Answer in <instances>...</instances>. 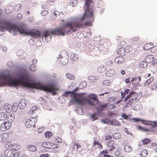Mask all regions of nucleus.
I'll return each mask as SVG.
<instances>
[{"instance_id":"14","label":"nucleus","mask_w":157,"mask_h":157,"mask_svg":"<svg viewBox=\"0 0 157 157\" xmlns=\"http://www.w3.org/2000/svg\"><path fill=\"white\" fill-rule=\"evenodd\" d=\"M12 124L9 122L4 121L0 126V129L2 131H4L9 129L11 127Z\"/></svg>"},{"instance_id":"26","label":"nucleus","mask_w":157,"mask_h":157,"mask_svg":"<svg viewBox=\"0 0 157 157\" xmlns=\"http://www.w3.org/2000/svg\"><path fill=\"white\" fill-rule=\"evenodd\" d=\"M153 44L151 43L147 44L144 45V49L146 50H148L153 46Z\"/></svg>"},{"instance_id":"12","label":"nucleus","mask_w":157,"mask_h":157,"mask_svg":"<svg viewBox=\"0 0 157 157\" xmlns=\"http://www.w3.org/2000/svg\"><path fill=\"white\" fill-rule=\"evenodd\" d=\"M42 146L43 147L48 149L58 148L59 147V144L49 142H44Z\"/></svg>"},{"instance_id":"58","label":"nucleus","mask_w":157,"mask_h":157,"mask_svg":"<svg viewBox=\"0 0 157 157\" xmlns=\"http://www.w3.org/2000/svg\"><path fill=\"white\" fill-rule=\"evenodd\" d=\"M157 46L155 47H152L151 48V51L153 52H155L157 51Z\"/></svg>"},{"instance_id":"31","label":"nucleus","mask_w":157,"mask_h":157,"mask_svg":"<svg viewBox=\"0 0 157 157\" xmlns=\"http://www.w3.org/2000/svg\"><path fill=\"white\" fill-rule=\"evenodd\" d=\"M98 70L100 73L104 72L106 70V67L105 66H100L98 68Z\"/></svg>"},{"instance_id":"11","label":"nucleus","mask_w":157,"mask_h":157,"mask_svg":"<svg viewBox=\"0 0 157 157\" xmlns=\"http://www.w3.org/2000/svg\"><path fill=\"white\" fill-rule=\"evenodd\" d=\"M131 98L133 101H138L140 98V94L132 91L130 92L129 94L125 98L124 101Z\"/></svg>"},{"instance_id":"55","label":"nucleus","mask_w":157,"mask_h":157,"mask_svg":"<svg viewBox=\"0 0 157 157\" xmlns=\"http://www.w3.org/2000/svg\"><path fill=\"white\" fill-rule=\"evenodd\" d=\"M151 89L152 90H155L157 89V83L153 84L151 86Z\"/></svg>"},{"instance_id":"16","label":"nucleus","mask_w":157,"mask_h":157,"mask_svg":"<svg viewBox=\"0 0 157 157\" xmlns=\"http://www.w3.org/2000/svg\"><path fill=\"white\" fill-rule=\"evenodd\" d=\"M115 144L114 140H110L108 141L107 143V146L109 147H111L108 150L109 151H112L115 149V147L114 146Z\"/></svg>"},{"instance_id":"22","label":"nucleus","mask_w":157,"mask_h":157,"mask_svg":"<svg viewBox=\"0 0 157 157\" xmlns=\"http://www.w3.org/2000/svg\"><path fill=\"white\" fill-rule=\"evenodd\" d=\"M134 110L136 111H139L142 109L141 103L140 102H137L133 108Z\"/></svg>"},{"instance_id":"43","label":"nucleus","mask_w":157,"mask_h":157,"mask_svg":"<svg viewBox=\"0 0 157 157\" xmlns=\"http://www.w3.org/2000/svg\"><path fill=\"white\" fill-rule=\"evenodd\" d=\"M78 3V2L77 0H71L70 4L71 6H75L77 5Z\"/></svg>"},{"instance_id":"32","label":"nucleus","mask_w":157,"mask_h":157,"mask_svg":"<svg viewBox=\"0 0 157 157\" xmlns=\"http://www.w3.org/2000/svg\"><path fill=\"white\" fill-rule=\"evenodd\" d=\"M111 124L115 126H119L121 124V123L118 121L115 120H113L111 121Z\"/></svg>"},{"instance_id":"37","label":"nucleus","mask_w":157,"mask_h":157,"mask_svg":"<svg viewBox=\"0 0 157 157\" xmlns=\"http://www.w3.org/2000/svg\"><path fill=\"white\" fill-rule=\"evenodd\" d=\"M66 75L67 78L70 80H74L75 78V76L69 73H66Z\"/></svg>"},{"instance_id":"51","label":"nucleus","mask_w":157,"mask_h":157,"mask_svg":"<svg viewBox=\"0 0 157 157\" xmlns=\"http://www.w3.org/2000/svg\"><path fill=\"white\" fill-rule=\"evenodd\" d=\"M21 8V5L20 4H17L14 7V10L16 11H18L20 10Z\"/></svg>"},{"instance_id":"64","label":"nucleus","mask_w":157,"mask_h":157,"mask_svg":"<svg viewBox=\"0 0 157 157\" xmlns=\"http://www.w3.org/2000/svg\"><path fill=\"white\" fill-rule=\"evenodd\" d=\"M49 34V31H46L44 32V36L45 37H47Z\"/></svg>"},{"instance_id":"10","label":"nucleus","mask_w":157,"mask_h":157,"mask_svg":"<svg viewBox=\"0 0 157 157\" xmlns=\"http://www.w3.org/2000/svg\"><path fill=\"white\" fill-rule=\"evenodd\" d=\"M88 101L89 104L92 106L97 104L99 102V100L96 95L90 94L88 96Z\"/></svg>"},{"instance_id":"50","label":"nucleus","mask_w":157,"mask_h":157,"mask_svg":"<svg viewBox=\"0 0 157 157\" xmlns=\"http://www.w3.org/2000/svg\"><path fill=\"white\" fill-rule=\"evenodd\" d=\"M30 70L32 71H35L36 70V66L35 65L33 64L31 65L29 67Z\"/></svg>"},{"instance_id":"41","label":"nucleus","mask_w":157,"mask_h":157,"mask_svg":"<svg viewBox=\"0 0 157 157\" xmlns=\"http://www.w3.org/2000/svg\"><path fill=\"white\" fill-rule=\"evenodd\" d=\"M136 127L139 130L144 131V132H148L149 131V129L144 128L141 126H137Z\"/></svg>"},{"instance_id":"5","label":"nucleus","mask_w":157,"mask_h":157,"mask_svg":"<svg viewBox=\"0 0 157 157\" xmlns=\"http://www.w3.org/2000/svg\"><path fill=\"white\" fill-rule=\"evenodd\" d=\"M17 26L9 22L4 21L0 22V35L4 34V30H8L10 32L11 31H17Z\"/></svg>"},{"instance_id":"17","label":"nucleus","mask_w":157,"mask_h":157,"mask_svg":"<svg viewBox=\"0 0 157 157\" xmlns=\"http://www.w3.org/2000/svg\"><path fill=\"white\" fill-rule=\"evenodd\" d=\"M26 101L25 99H22L20 100L18 104V106L21 109H24L26 105Z\"/></svg>"},{"instance_id":"53","label":"nucleus","mask_w":157,"mask_h":157,"mask_svg":"<svg viewBox=\"0 0 157 157\" xmlns=\"http://www.w3.org/2000/svg\"><path fill=\"white\" fill-rule=\"evenodd\" d=\"M90 119H92V121H94L98 119V118L96 116L95 114H92L90 117Z\"/></svg>"},{"instance_id":"60","label":"nucleus","mask_w":157,"mask_h":157,"mask_svg":"<svg viewBox=\"0 0 157 157\" xmlns=\"http://www.w3.org/2000/svg\"><path fill=\"white\" fill-rule=\"evenodd\" d=\"M130 120H132V121L135 122H138L139 121H141V120L138 118H132V119H130Z\"/></svg>"},{"instance_id":"23","label":"nucleus","mask_w":157,"mask_h":157,"mask_svg":"<svg viewBox=\"0 0 157 157\" xmlns=\"http://www.w3.org/2000/svg\"><path fill=\"white\" fill-rule=\"evenodd\" d=\"M154 59V56L151 55H148L145 58V61L148 63H150L152 62Z\"/></svg>"},{"instance_id":"6","label":"nucleus","mask_w":157,"mask_h":157,"mask_svg":"<svg viewBox=\"0 0 157 157\" xmlns=\"http://www.w3.org/2000/svg\"><path fill=\"white\" fill-rule=\"evenodd\" d=\"M85 1L87 10H85L84 15L80 19V21L83 20L85 18H91L93 20V11L91 10V4L93 3L92 0H85Z\"/></svg>"},{"instance_id":"9","label":"nucleus","mask_w":157,"mask_h":157,"mask_svg":"<svg viewBox=\"0 0 157 157\" xmlns=\"http://www.w3.org/2000/svg\"><path fill=\"white\" fill-rule=\"evenodd\" d=\"M10 77V73L7 70H5L0 73V86L3 85V81L7 82V80Z\"/></svg>"},{"instance_id":"36","label":"nucleus","mask_w":157,"mask_h":157,"mask_svg":"<svg viewBox=\"0 0 157 157\" xmlns=\"http://www.w3.org/2000/svg\"><path fill=\"white\" fill-rule=\"evenodd\" d=\"M44 136L46 138L49 139L52 136V134L51 132L48 131L45 132Z\"/></svg>"},{"instance_id":"46","label":"nucleus","mask_w":157,"mask_h":157,"mask_svg":"<svg viewBox=\"0 0 157 157\" xmlns=\"http://www.w3.org/2000/svg\"><path fill=\"white\" fill-rule=\"evenodd\" d=\"M94 146L97 145L98 146L99 148H102V146L101 144L98 141H97L95 140H94Z\"/></svg>"},{"instance_id":"13","label":"nucleus","mask_w":157,"mask_h":157,"mask_svg":"<svg viewBox=\"0 0 157 157\" xmlns=\"http://www.w3.org/2000/svg\"><path fill=\"white\" fill-rule=\"evenodd\" d=\"M37 121L36 118L31 117L27 120L25 123V126L28 128H30L32 126L35 127L36 126L35 124L37 122Z\"/></svg>"},{"instance_id":"25","label":"nucleus","mask_w":157,"mask_h":157,"mask_svg":"<svg viewBox=\"0 0 157 157\" xmlns=\"http://www.w3.org/2000/svg\"><path fill=\"white\" fill-rule=\"evenodd\" d=\"M4 107L6 112L9 113L11 111L12 106L8 104H6Z\"/></svg>"},{"instance_id":"54","label":"nucleus","mask_w":157,"mask_h":157,"mask_svg":"<svg viewBox=\"0 0 157 157\" xmlns=\"http://www.w3.org/2000/svg\"><path fill=\"white\" fill-rule=\"evenodd\" d=\"M141 121L142 122V124L146 125H148L149 124H151V121H147L144 120H141Z\"/></svg>"},{"instance_id":"2","label":"nucleus","mask_w":157,"mask_h":157,"mask_svg":"<svg viewBox=\"0 0 157 157\" xmlns=\"http://www.w3.org/2000/svg\"><path fill=\"white\" fill-rule=\"evenodd\" d=\"M91 25L92 22L90 21H87L83 23L75 21L68 22L64 24L62 28H57L53 30L51 33L54 34L64 36L65 33H67L71 31L75 32L78 29L82 28Z\"/></svg>"},{"instance_id":"3","label":"nucleus","mask_w":157,"mask_h":157,"mask_svg":"<svg viewBox=\"0 0 157 157\" xmlns=\"http://www.w3.org/2000/svg\"><path fill=\"white\" fill-rule=\"evenodd\" d=\"M69 95L71 98L70 103L77 104L80 105H82L84 104L86 100L85 98L80 94L74 93L73 91H66L63 96L67 97L69 96Z\"/></svg>"},{"instance_id":"4","label":"nucleus","mask_w":157,"mask_h":157,"mask_svg":"<svg viewBox=\"0 0 157 157\" xmlns=\"http://www.w3.org/2000/svg\"><path fill=\"white\" fill-rule=\"evenodd\" d=\"M26 28V25L25 24H21L20 26H17V31L21 34L29 35L35 38L39 37L40 36V33L38 30L35 29L27 31Z\"/></svg>"},{"instance_id":"40","label":"nucleus","mask_w":157,"mask_h":157,"mask_svg":"<svg viewBox=\"0 0 157 157\" xmlns=\"http://www.w3.org/2000/svg\"><path fill=\"white\" fill-rule=\"evenodd\" d=\"M134 101L132 99L130 98V99L128 101L126 104L125 106L126 107H128L130 106L133 102Z\"/></svg>"},{"instance_id":"35","label":"nucleus","mask_w":157,"mask_h":157,"mask_svg":"<svg viewBox=\"0 0 157 157\" xmlns=\"http://www.w3.org/2000/svg\"><path fill=\"white\" fill-rule=\"evenodd\" d=\"M109 104V103H107L103 105H101L99 106V108L101 110H102L104 109L108 108Z\"/></svg>"},{"instance_id":"21","label":"nucleus","mask_w":157,"mask_h":157,"mask_svg":"<svg viewBox=\"0 0 157 157\" xmlns=\"http://www.w3.org/2000/svg\"><path fill=\"white\" fill-rule=\"evenodd\" d=\"M117 53L121 56H124L125 54L124 48V47H121L119 48L117 51Z\"/></svg>"},{"instance_id":"39","label":"nucleus","mask_w":157,"mask_h":157,"mask_svg":"<svg viewBox=\"0 0 157 157\" xmlns=\"http://www.w3.org/2000/svg\"><path fill=\"white\" fill-rule=\"evenodd\" d=\"M20 146L17 144H13L12 147V149L13 150H15L16 151L17 150H18L20 148Z\"/></svg>"},{"instance_id":"63","label":"nucleus","mask_w":157,"mask_h":157,"mask_svg":"<svg viewBox=\"0 0 157 157\" xmlns=\"http://www.w3.org/2000/svg\"><path fill=\"white\" fill-rule=\"evenodd\" d=\"M52 152L54 153H58L59 152V150L58 148H53Z\"/></svg>"},{"instance_id":"49","label":"nucleus","mask_w":157,"mask_h":157,"mask_svg":"<svg viewBox=\"0 0 157 157\" xmlns=\"http://www.w3.org/2000/svg\"><path fill=\"white\" fill-rule=\"evenodd\" d=\"M132 48L131 46L130 45H127L125 47V51L126 52H129L132 50Z\"/></svg>"},{"instance_id":"18","label":"nucleus","mask_w":157,"mask_h":157,"mask_svg":"<svg viewBox=\"0 0 157 157\" xmlns=\"http://www.w3.org/2000/svg\"><path fill=\"white\" fill-rule=\"evenodd\" d=\"M121 56H118L115 59V61L116 63L121 64L123 63L124 60V58Z\"/></svg>"},{"instance_id":"52","label":"nucleus","mask_w":157,"mask_h":157,"mask_svg":"<svg viewBox=\"0 0 157 157\" xmlns=\"http://www.w3.org/2000/svg\"><path fill=\"white\" fill-rule=\"evenodd\" d=\"M86 85V83L85 81H83L81 82L79 84V86L80 87H81V88H83L85 87Z\"/></svg>"},{"instance_id":"19","label":"nucleus","mask_w":157,"mask_h":157,"mask_svg":"<svg viewBox=\"0 0 157 157\" xmlns=\"http://www.w3.org/2000/svg\"><path fill=\"white\" fill-rule=\"evenodd\" d=\"M9 135L7 133H4L0 135V141L3 142L8 137Z\"/></svg>"},{"instance_id":"7","label":"nucleus","mask_w":157,"mask_h":157,"mask_svg":"<svg viewBox=\"0 0 157 157\" xmlns=\"http://www.w3.org/2000/svg\"><path fill=\"white\" fill-rule=\"evenodd\" d=\"M4 155L6 157H19L20 153L11 149L6 150L4 152Z\"/></svg>"},{"instance_id":"59","label":"nucleus","mask_w":157,"mask_h":157,"mask_svg":"<svg viewBox=\"0 0 157 157\" xmlns=\"http://www.w3.org/2000/svg\"><path fill=\"white\" fill-rule=\"evenodd\" d=\"M116 107V105L114 104H113L110 105H109L108 109H113L115 108Z\"/></svg>"},{"instance_id":"62","label":"nucleus","mask_w":157,"mask_h":157,"mask_svg":"<svg viewBox=\"0 0 157 157\" xmlns=\"http://www.w3.org/2000/svg\"><path fill=\"white\" fill-rule=\"evenodd\" d=\"M48 12L46 10H43L41 12V14L43 16H45L48 13Z\"/></svg>"},{"instance_id":"34","label":"nucleus","mask_w":157,"mask_h":157,"mask_svg":"<svg viewBox=\"0 0 157 157\" xmlns=\"http://www.w3.org/2000/svg\"><path fill=\"white\" fill-rule=\"evenodd\" d=\"M147 63L146 61H141L140 63V68H144L146 67L147 66Z\"/></svg>"},{"instance_id":"15","label":"nucleus","mask_w":157,"mask_h":157,"mask_svg":"<svg viewBox=\"0 0 157 157\" xmlns=\"http://www.w3.org/2000/svg\"><path fill=\"white\" fill-rule=\"evenodd\" d=\"M122 145L124 146V150L126 152H130L132 150V148L131 146L128 145L127 141H124L122 143Z\"/></svg>"},{"instance_id":"38","label":"nucleus","mask_w":157,"mask_h":157,"mask_svg":"<svg viewBox=\"0 0 157 157\" xmlns=\"http://www.w3.org/2000/svg\"><path fill=\"white\" fill-rule=\"evenodd\" d=\"M137 77L133 78L131 81V82L132 83V84H134L135 85H137L138 84V82L137 81Z\"/></svg>"},{"instance_id":"29","label":"nucleus","mask_w":157,"mask_h":157,"mask_svg":"<svg viewBox=\"0 0 157 157\" xmlns=\"http://www.w3.org/2000/svg\"><path fill=\"white\" fill-rule=\"evenodd\" d=\"M7 117V114L5 112L0 113V121H4Z\"/></svg>"},{"instance_id":"27","label":"nucleus","mask_w":157,"mask_h":157,"mask_svg":"<svg viewBox=\"0 0 157 157\" xmlns=\"http://www.w3.org/2000/svg\"><path fill=\"white\" fill-rule=\"evenodd\" d=\"M27 148L28 150L32 151H35L36 150V147L33 145H28L27 146Z\"/></svg>"},{"instance_id":"33","label":"nucleus","mask_w":157,"mask_h":157,"mask_svg":"<svg viewBox=\"0 0 157 157\" xmlns=\"http://www.w3.org/2000/svg\"><path fill=\"white\" fill-rule=\"evenodd\" d=\"M13 10V7L10 6H8L6 7L5 9V12L6 13H9L11 12Z\"/></svg>"},{"instance_id":"47","label":"nucleus","mask_w":157,"mask_h":157,"mask_svg":"<svg viewBox=\"0 0 157 157\" xmlns=\"http://www.w3.org/2000/svg\"><path fill=\"white\" fill-rule=\"evenodd\" d=\"M140 155L143 157L146 156L147 155V151L145 150H144L141 151Z\"/></svg>"},{"instance_id":"48","label":"nucleus","mask_w":157,"mask_h":157,"mask_svg":"<svg viewBox=\"0 0 157 157\" xmlns=\"http://www.w3.org/2000/svg\"><path fill=\"white\" fill-rule=\"evenodd\" d=\"M121 137V134L118 133H115L113 135V137L114 139H118L120 138Z\"/></svg>"},{"instance_id":"1","label":"nucleus","mask_w":157,"mask_h":157,"mask_svg":"<svg viewBox=\"0 0 157 157\" xmlns=\"http://www.w3.org/2000/svg\"><path fill=\"white\" fill-rule=\"evenodd\" d=\"M11 78L10 74V77L7 80V83L10 86H18L21 84L25 87H35L36 89L43 90L45 92H51L52 94L53 95H55L57 94L55 91L57 90L58 89L55 83H50L47 86L39 83L34 84L29 82V75L26 74L21 75L18 80L11 79Z\"/></svg>"},{"instance_id":"30","label":"nucleus","mask_w":157,"mask_h":157,"mask_svg":"<svg viewBox=\"0 0 157 157\" xmlns=\"http://www.w3.org/2000/svg\"><path fill=\"white\" fill-rule=\"evenodd\" d=\"M154 79V78L151 77L150 78L147 80L144 83V85L145 86H147L149 85Z\"/></svg>"},{"instance_id":"28","label":"nucleus","mask_w":157,"mask_h":157,"mask_svg":"<svg viewBox=\"0 0 157 157\" xmlns=\"http://www.w3.org/2000/svg\"><path fill=\"white\" fill-rule=\"evenodd\" d=\"M7 120L9 122L11 123L12 122L14 119V115L13 114H8L7 117Z\"/></svg>"},{"instance_id":"56","label":"nucleus","mask_w":157,"mask_h":157,"mask_svg":"<svg viewBox=\"0 0 157 157\" xmlns=\"http://www.w3.org/2000/svg\"><path fill=\"white\" fill-rule=\"evenodd\" d=\"M103 84L105 86H108L110 84V82L109 80H105L103 81Z\"/></svg>"},{"instance_id":"8","label":"nucleus","mask_w":157,"mask_h":157,"mask_svg":"<svg viewBox=\"0 0 157 157\" xmlns=\"http://www.w3.org/2000/svg\"><path fill=\"white\" fill-rule=\"evenodd\" d=\"M59 58L62 59L61 61L62 64L63 65L66 64L68 61L69 58L67 52L65 50L62 51L59 55Z\"/></svg>"},{"instance_id":"45","label":"nucleus","mask_w":157,"mask_h":157,"mask_svg":"<svg viewBox=\"0 0 157 157\" xmlns=\"http://www.w3.org/2000/svg\"><path fill=\"white\" fill-rule=\"evenodd\" d=\"M76 110L77 111V113L79 115H82L83 114V112L82 109L81 108L78 107L76 109Z\"/></svg>"},{"instance_id":"20","label":"nucleus","mask_w":157,"mask_h":157,"mask_svg":"<svg viewBox=\"0 0 157 157\" xmlns=\"http://www.w3.org/2000/svg\"><path fill=\"white\" fill-rule=\"evenodd\" d=\"M122 148L120 147H118L115 152V155L118 157H123L121 152Z\"/></svg>"},{"instance_id":"24","label":"nucleus","mask_w":157,"mask_h":157,"mask_svg":"<svg viewBox=\"0 0 157 157\" xmlns=\"http://www.w3.org/2000/svg\"><path fill=\"white\" fill-rule=\"evenodd\" d=\"M115 71L113 69H110L106 73V75L107 76L109 77H111L115 75Z\"/></svg>"},{"instance_id":"61","label":"nucleus","mask_w":157,"mask_h":157,"mask_svg":"<svg viewBox=\"0 0 157 157\" xmlns=\"http://www.w3.org/2000/svg\"><path fill=\"white\" fill-rule=\"evenodd\" d=\"M56 141L58 143H60L62 142V139L59 138V137H57L56 139Z\"/></svg>"},{"instance_id":"42","label":"nucleus","mask_w":157,"mask_h":157,"mask_svg":"<svg viewBox=\"0 0 157 157\" xmlns=\"http://www.w3.org/2000/svg\"><path fill=\"white\" fill-rule=\"evenodd\" d=\"M151 140L150 139H148V138H146L142 140L141 142L143 143L144 144H147L150 143Z\"/></svg>"},{"instance_id":"44","label":"nucleus","mask_w":157,"mask_h":157,"mask_svg":"<svg viewBox=\"0 0 157 157\" xmlns=\"http://www.w3.org/2000/svg\"><path fill=\"white\" fill-rule=\"evenodd\" d=\"M37 108V107L36 106H35L32 107L30 110L28 112V113L30 115L31 114H33L34 113V111L36 110Z\"/></svg>"},{"instance_id":"57","label":"nucleus","mask_w":157,"mask_h":157,"mask_svg":"<svg viewBox=\"0 0 157 157\" xmlns=\"http://www.w3.org/2000/svg\"><path fill=\"white\" fill-rule=\"evenodd\" d=\"M140 39V37L139 36H136L133 37L132 38V41L133 42L138 41Z\"/></svg>"}]
</instances>
